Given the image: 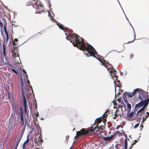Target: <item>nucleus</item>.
Masks as SVG:
<instances>
[{"mask_svg":"<svg viewBox=\"0 0 149 149\" xmlns=\"http://www.w3.org/2000/svg\"><path fill=\"white\" fill-rule=\"evenodd\" d=\"M135 36H135V35H134V40L133 41H131V42H130V41H129V42H128L127 43H130V42H133V41H134V40H135Z\"/></svg>","mask_w":149,"mask_h":149,"instance_id":"26","label":"nucleus"},{"mask_svg":"<svg viewBox=\"0 0 149 149\" xmlns=\"http://www.w3.org/2000/svg\"><path fill=\"white\" fill-rule=\"evenodd\" d=\"M142 118H143V120H142V123L144 121L146 120V119H145V118H144L143 117H142Z\"/></svg>","mask_w":149,"mask_h":149,"instance_id":"32","label":"nucleus"},{"mask_svg":"<svg viewBox=\"0 0 149 149\" xmlns=\"http://www.w3.org/2000/svg\"><path fill=\"white\" fill-rule=\"evenodd\" d=\"M5 32V33L6 34V35H7V34H8V33L7 32V31H6Z\"/></svg>","mask_w":149,"mask_h":149,"instance_id":"42","label":"nucleus"},{"mask_svg":"<svg viewBox=\"0 0 149 149\" xmlns=\"http://www.w3.org/2000/svg\"><path fill=\"white\" fill-rule=\"evenodd\" d=\"M27 84H30V81H29V80H28L27 81Z\"/></svg>","mask_w":149,"mask_h":149,"instance_id":"39","label":"nucleus"},{"mask_svg":"<svg viewBox=\"0 0 149 149\" xmlns=\"http://www.w3.org/2000/svg\"><path fill=\"white\" fill-rule=\"evenodd\" d=\"M19 143H16V144H15V146L17 147L18 146Z\"/></svg>","mask_w":149,"mask_h":149,"instance_id":"33","label":"nucleus"},{"mask_svg":"<svg viewBox=\"0 0 149 149\" xmlns=\"http://www.w3.org/2000/svg\"><path fill=\"white\" fill-rule=\"evenodd\" d=\"M127 110H129L130 111V110L131 109V105L129 103H128L127 104Z\"/></svg>","mask_w":149,"mask_h":149,"instance_id":"15","label":"nucleus"},{"mask_svg":"<svg viewBox=\"0 0 149 149\" xmlns=\"http://www.w3.org/2000/svg\"><path fill=\"white\" fill-rule=\"evenodd\" d=\"M20 110L21 113L20 120H21V123L22 125H23L24 123V120L23 117V112L22 108H20Z\"/></svg>","mask_w":149,"mask_h":149,"instance_id":"7","label":"nucleus"},{"mask_svg":"<svg viewBox=\"0 0 149 149\" xmlns=\"http://www.w3.org/2000/svg\"><path fill=\"white\" fill-rule=\"evenodd\" d=\"M102 121V117L97 118L95 119V122L97 123H100Z\"/></svg>","mask_w":149,"mask_h":149,"instance_id":"12","label":"nucleus"},{"mask_svg":"<svg viewBox=\"0 0 149 149\" xmlns=\"http://www.w3.org/2000/svg\"><path fill=\"white\" fill-rule=\"evenodd\" d=\"M133 93H129L127 94V95L128 96L130 97H133L134 96L132 94Z\"/></svg>","mask_w":149,"mask_h":149,"instance_id":"17","label":"nucleus"},{"mask_svg":"<svg viewBox=\"0 0 149 149\" xmlns=\"http://www.w3.org/2000/svg\"><path fill=\"white\" fill-rule=\"evenodd\" d=\"M140 112H139V111L137 112L136 115L137 116L138 115H141V113H140Z\"/></svg>","mask_w":149,"mask_h":149,"instance_id":"23","label":"nucleus"},{"mask_svg":"<svg viewBox=\"0 0 149 149\" xmlns=\"http://www.w3.org/2000/svg\"><path fill=\"white\" fill-rule=\"evenodd\" d=\"M28 116H27V118H26H26H25V121L27 120V119H28Z\"/></svg>","mask_w":149,"mask_h":149,"instance_id":"47","label":"nucleus"},{"mask_svg":"<svg viewBox=\"0 0 149 149\" xmlns=\"http://www.w3.org/2000/svg\"><path fill=\"white\" fill-rule=\"evenodd\" d=\"M74 142H75V141H74V142H73V143H74Z\"/></svg>","mask_w":149,"mask_h":149,"instance_id":"63","label":"nucleus"},{"mask_svg":"<svg viewBox=\"0 0 149 149\" xmlns=\"http://www.w3.org/2000/svg\"><path fill=\"white\" fill-rule=\"evenodd\" d=\"M9 40V37L8 36L6 37V41H8Z\"/></svg>","mask_w":149,"mask_h":149,"instance_id":"35","label":"nucleus"},{"mask_svg":"<svg viewBox=\"0 0 149 149\" xmlns=\"http://www.w3.org/2000/svg\"><path fill=\"white\" fill-rule=\"evenodd\" d=\"M23 72L26 74L27 78L28 77V76L26 74V71L24 69H23Z\"/></svg>","mask_w":149,"mask_h":149,"instance_id":"25","label":"nucleus"},{"mask_svg":"<svg viewBox=\"0 0 149 149\" xmlns=\"http://www.w3.org/2000/svg\"><path fill=\"white\" fill-rule=\"evenodd\" d=\"M29 141V136H27V139L25 141L23 144V149H26V147L25 146V144L27 143Z\"/></svg>","mask_w":149,"mask_h":149,"instance_id":"10","label":"nucleus"},{"mask_svg":"<svg viewBox=\"0 0 149 149\" xmlns=\"http://www.w3.org/2000/svg\"><path fill=\"white\" fill-rule=\"evenodd\" d=\"M107 69L108 70L109 72L110 73H111L112 72V70L111 69H109L108 68H107Z\"/></svg>","mask_w":149,"mask_h":149,"instance_id":"24","label":"nucleus"},{"mask_svg":"<svg viewBox=\"0 0 149 149\" xmlns=\"http://www.w3.org/2000/svg\"><path fill=\"white\" fill-rule=\"evenodd\" d=\"M115 136V135L114 134L111 135L110 136H104L103 137L102 139L106 141H109L111 139Z\"/></svg>","mask_w":149,"mask_h":149,"instance_id":"8","label":"nucleus"},{"mask_svg":"<svg viewBox=\"0 0 149 149\" xmlns=\"http://www.w3.org/2000/svg\"><path fill=\"white\" fill-rule=\"evenodd\" d=\"M144 100H148V103H149V97L148 98V99H145Z\"/></svg>","mask_w":149,"mask_h":149,"instance_id":"44","label":"nucleus"},{"mask_svg":"<svg viewBox=\"0 0 149 149\" xmlns=\"http://www.w3.org/2000/svg\"><path fill=\"white\" fill-rule=\"evenodd\" d=\"M43 119H43V118H41V120H43Z\"/></svg>","mask_w":149,"mask_h":149,"instance_id":"55","label":"nucleus"},{"mask_svg":"<svg viewBox=\"0 0 149 149\" xmlns=\"http://www.w3.org/2000/svg\"><path fill=\"white\" fill-rule=\"evenodd\" d=\"M3 50H4V49L5 50V47L4 45L3 44Z\"/></svg>","mask_w":149,"mask_h":149,"instance_id":"40","label":"nucleus"},{"mask_svg":"<svg viewBox=\"0 0 149 149\" xmlns=\"http://www.w3.org/2000/svg\"><path fill=\"white\" fill-rule=\"evenodd\" d=\"M148 104V100H143L142 99L141 100L140 102L136 105L135 107L136 108L139 107H141L143 106V107L139 111V112H141L144 111L145 107L147 106Z\"/></svg>","mask_w":149,"mask_h":149,"instance_id":"3","label":"nucleus"},{"mask_svg":"<svg viewBox=\"0 0 149 149\" xmlns=\"http://www.w3.org/2000/svg\"><path fill=\"white\" fill-rule=\"evenodd\" d=\"M126 19H127V20H128V19H127V17H126Z\"/></svg>","mask_w":149,"mask_h":149,"instance_id":"59","label":"nucleus"},{"mask_svg":"<svg viewBox=\"0 0 149 149\" xmlns=\"http://www.w3.org/2000/svg\"><path fill=\"white\" fill-rule=\"evenodd\" d=\"M104 65V66H105L106 67H107V66H106V65Z\"/></svg>","mask_w":149,"mask_h":149,"instance_id":"60","label":"nucleus"},{"mask_svg":"<svg viewBox=\"0 0 149 149\" xmlns=\"http://www.w3.org/2000/svg\"><path fill=\"white\" fill-rule=\"evenodd\" d=\"M142 93V91H141V90L139 88H137L134 89L132 92V93H133L132 94H133L134 96L136 94L138 93V94H139V97L141 100L143 99L141 94V93ZM142 93H143V95H144V94L142 92Z\"/></svg>","mask_w":149,"mask_h":149,"instance_id":"4","label":"nucleus"},{"mask_svg":"<svg viewBox=\"0 0 149 149\" xmlns=\"http://www.w3.org/2000/svg\"><path fill=\"white\" fill-rule=\"evenodd\" d=\"M36 115L37 116H39V114H38V112H37V113H36Z\"/></svg>","mask_w":149,"mask_h":149,"instance_id":"46","label":"nucleus"},{"mask_svg":"<svg viewBox=\"0 0 149 149\" xmlns=\"http://www.w3.org/2000/svg\"><path fill=\"white\" fill-rule=\"evenodd\" d=\"M125 149H126L127 148V146H125Z\"/></svg>","mask_w":149,"mask_h":149,"instance_id":"50","label":"nucleus"},{"mask_svg":"<svg viewBox=\"0 0 149 149\" xmlns=\"http://www.w3.org/2000/svg\"><path fill=\"white\" fill-rule=\"evenodd\" d=\"M8 96H7V98L8 99H9L10 98V95H9V92H8Z\"/></svg>","mask_w":149,"mask_h":149,"instance_id":"27","label":"nucleus"},{"mask_svg":"<svg viewBox=\"0 0 149 149\" xmlns=\"http://www.w3.org/2000/svg\"><path fill=\"white\" fill-rule=\"evenodd\" d=\"M116 134H119V131H117V132H116Z\"/></svg>","mask_w":149,"mask_h":149,"instance_id":"38","label":"nucleus"},{"mask_svg":"<svg viewBox=\"0 0 149 149\" xmlns=\"http://www.w3.org/2000/svg\"><path fill=\"white\" fill-rule=\"evenodd\" d=\"M109 111V110L107 109L106 111H105V112L103 114V116H107V115L106 114V113H107V112Z\"/></svg>","mask_w":149,"mask_h":149,"instance_id":"19","label":"nucleus"},{"mask_svg":"<svg viewBox=\"0 0 149 149\" xmlns=\"http://www.w3.org/2000/svg\"><path fill=\"white\" fill-rule=\"evenodd\" d=\"M110 75H111L112 74H111H111H110Z\"/></svg>","mask_w":149,"mask_h":149,"instance_id":"61","label":"nucleus"},{"mask_svg":"<svg viewBox=\"0 0 149 149\" xmlns=\"http://www.w3.org/2000/svg\"><path fill=\"white\" fill-rule=\"evenodd\" d=\"M133 114V112L132 111L130 113H129L127 114V117L128 118L130 117H131Z\"/></svg>","mask_w":149,"mask_h":149,"instance_id":"16","label":"nucleus"},{"mask_svg":"<svg viewBox=\"0 0 149 149\" xmlns=\"http://www.w3.org/2000/svg\"><path fill=\"white\" fill-rule=\"evenodd\" d=\"M125 146H127V141L125 139Z\"/></svg>","mask_w":149,"mask_h":149,"instance_id":"28","label":"nucleus"},{"mask_svg":"<svg viewBox=\"0 0 149 149\" xmlns=\"http://www.w3.org/2000/svg\"><path fill=\"white\" fill-rule=\"evenodd\" d=\"M42 7V6H41L40 5H39L38 6V8H41Z\"/></svg>","mask_w":149,"mask_h":149,"instance_id":"45","label":"nucleus"},{"mask_svg":"<svg viewBox=\"0 0 149 149\" xmlns=\"http://www.w3.org/2000/svg\"><path fill=\"white\" fill-rule=\"evenodd\" d=\"M11 70L15 73L16 74H17L18 72L17 71L14 69L12 68L11 69Z\"/></svg>","mask_w":149,"mask_h":149,"instance_id":"18","label":"nucleus"},{"mask_svg":"<svg viewBox=\"0 0 149 149\" xmlns=\"http://www.w3.org/2000/svg\"><path fill=\"white\" fill-rule=\"evenodd\" d=\"M15 41L17 42L18 41V39L17 38H15Z\"/></svg>","mask_w":149,"mask_h":149,"instance_id":"41","label":"nucleus"},{"mask_svg":"<svg viewBox=\"0 0 149 149\" xmlns=\"http://www.w3.org/2000/svg\"><path fill=\"white\" fill-rule=\"evenodd\" d=\"M123 50H122L121 51H120V52H121Z\"/></svg>","mask_w":149,"mask_h":149,"instance_id":"56","label":"nucleus"},{"mask_svg":"<svg viewBox=\"0 0 149 149\" xmlns=\"http://www.w3.org/2000/svg\"><path fill=\"white\" fill-rule=\"evenodd\" d=\"M117 105V104L114 103V105Z\"/></svg>","mask_w":149,"mask_h":149,"instance_id":"52","label":"nucleus"},{"mask_svg":"<svg viewBox=\"0 0 149 149\" xmlns=\"http://www.w3.org/2000/svg\"><path fill=\"white\" fill-rule=\"evenodd\" d=\"M124 101L127 104L128 103H129L127 100H125Z\"/></svg>","mask_w":149,"mask_h":149,"instance_id":"34","label":"nucleus"},{"mask_svg":"<svg viewBox=\"0 0 149 149\" xmlns=\"http://www.w3.org/2000/svg\"><path fill=\"white\" fill-rule=\"evenodd\" d=\"M22 134H21L19 136L18 138L16 140V143H19V142L20 140H21L22 137Z\"/></svg>","mask_w":149,"mask_h":149,"instance_id":"14","label":"nucleus"},{"mask_svg":"<svg viewBox=\"0 0 149 149\" xmlns=\"http://www.w3.org/2000/svg\"><path fill=\"white\" fill-rule=\"evenodd\" d=\"M6 37L8 36V34L6 35Z\"/></svg>","mask_w":149,"mask_h":149,"instance_id":"53","label":"nucleus"},{"mask_svg":"<svg viewBox=\"0 0 149 149\" xmlns=\"http://www.w3.org/2000/svg\"><path fill=\"white\" fill-rule=\"evenodd\" d=\"M146 113L147 114V115H146V116L145 118V119H146L149 116V113L148 112H147Z\"/></svg>","mask_w":149,"mask_h":149,"instance_id":"20","label":"nucleus"},{"mask_svg":"<svg viewBox=\"0 0 149 149\" xmlns=\"http://www.w3.org/2000/svg\"><path fill=\"white\" fill-rule=\"evenodd\" d=\"M132 148V147L131 146H130L129 149H131V148Z\"/></svg>","mask_w":149,"mask_h":149,"instance_id":"54","label":"nucleus"},{"mask_svg":"<svg viewBox=\"0 0 149 149\" xmlns=\"http://www.w3.org/2000/svg\"><path fill=\"white\" fill-rule=\"evenodd\" d=\"M1 60L2 65H4L8 63L7 60L5 56H2L1 57Z\"/></svg>","mask_w":149,"mask_h":149,"instance_id":"6","label":"nucleus"},{"mask_svg":"<svg viewBox=\"0 0 149 149\" xmlns=\"http://www.w3.org/2000/svg\"><path fill=\"white\" fill-rule=\"evenodd\" d=\"M10 52H12V53H13V52H15L16 50H17L16 47L14 46L13 47H11V49H10Z\"/></svg>","mask_w":149,"mask_h":149,"instance_id":"13","label":"nucleus"},{"mask_svg":"<svg viewBox=\"0 0 149 149\" xmlns=\"http://www.w3.org/2000/svg\"><path fill=\"white\" fill-rule=\"evenodd\" d=\"M17 51L16 50L15 52L12 53V56L14 58H16L17 59H19V55L17 54Z\"/></svg>","mask_w":149,"mask_h":149,"instance_id":"9","label":"nucleus"},{"mask_svg":"<svg viewBox=\"0 0 149 149\" xmlns=\"http://www.w3.org/2000/svg\"><path fill=\"white\" fill-rule=\"evenodd\" d=\"M0 26L1 28L3 26V23L2 22L0 23Z\"/></svg>","mask_w":149,"mask_h":149,"instance_id":"31","label":"nucleus"},{"mask_svg":"<svg viewBox=\"0 0 149 149\" xmlns=\"http://www.w3.org/2000/svg\"><path fill=\"white\" fill-rule=\"evenodd\" d=\"M17 147L15 146V147L14 148V149H17Z\"/></svg>","mask_w":149,"mask_h":149,"instance_id":"48","label":"nucleus"},{"mask_svg":"<svg viewBox=\"0 0 149 149\" xmlns=\"http://www.w3.org/2000/svg\"><path fill=\"white\" fill-rule=\"evenodd\" d=\"M65 34L66 35V33H65Z\"/></svg>","mask_w":149,"mask_h":149,"instance_id":"64","label":"nucleus"},{"mask_svg":"<svg viewBox=\"0 0 149 149\" xmlns=\"http://www.w3.org/2000/svg\"><path fill=\"white\" fill-rule=\"evenodd\" d=\"M5 32V33L6 34V35H7V34H8V33L7 32V31H6Z\"/></svg>","mask_w":149,"mask_h":149,"instance_id":"43","label":"nucleus"},{"mask_svg":"<svg viewBox=\"0 0 149 149\" xmlns=\"http://www.w3.org/2000/svg\"><path fill=\"white\" fill-rule=\"evenodd\" d=\"M4 32H5L6 31V26L5 25L4 27Z\"/></svg>","mask_w":149,"mask_h":149,"instance_id":"30","label":"nucleus"},{"mask_svg":"<svg viewBox=\"0 0 149 149\" xmlns=\"http://www.w3.org/2000/svg\"><path fill=\"white\" fill-rule=\"evenodd\" d=\"M57 25L58 26L59 29L63 30V31H64V27L61 24L58 22H57Z\"/></svg>","mask_w":149,"mask_h":149,"instance_id":"11","label":"nucleus"},{"mask_svg":"<svg viewBox=\"0 0 149 149\" xmlns=\"http://www.w3.org/2000/svg\"><path fill=\"white\" fill-rule=\"evenodd\" d=\"M114 117H113V118L115 119L116 118V116H117V114L116 112H115L114 114Z\"/></svg>","mask_w":149,"mask_h":149,"instance_id":"21","label":"nucleus"},{"mask_svg":"<svg viewBox=\"0 0 149 149\" xmlns=\"http://www.w3.org/2000/svg\"><path fill=\"white\" fill-rule=\"evenodd\" d=\"M139 123L136 124L134 126V128H136L138 127L139 126Z\"/></svg>","mask_w":149,"mask_h":149,"instance_id":"22","label":"nucleus"},{"mask_svg":"<svg viewBox=\"0 0 149 149\" xmlns=\"http://www.w3.org/2000/svg\"><path fill=\"white\" fill-rule=\"evenodd\" d=\"M22 86L23 85V84L22 82Z\"/></svg>","mask_w":149,"mask_h":149,"instance_id":"57","label":"nucleus"},{"mask_svg":"<svg viewBox=\"0 0 149 149\" xmlns=\"http://www.w3.org/2000/svg\"><path fill=\"white\" fill-rule=\"evenodd\" d=\"M115 78L117 79V78H118V76H115Z\"/></svg>","mask_w":149,"mask_h":149,"instance_id":"49","label":"nucleus"},{"mask_svg":"<svg viewBox=\"0 0 149 149\" xmlns=\"http://www.w3.org/2000/svg\"><path fill=\"white\" fill-rule=\"evenodd\" d=\"M66 39L70 40V42L72 43L74 46L77 47L83 51L86 50V52H88L89 54V55L87 53H86L84 52V54L87 57L90 56L94 57L100 62L103 65L107 63V62L105 60H104L103 62L100 59L97 58L95 55L97 54L95 48L89 44H88L87 46H85L82 38L77 34H69L68 36H66Z\"/></svg>","mask_w":149,"mask_h":149,"instance_id":"1","label":"nucleus"},{"mask_svg":"<svg viewBox=\"0 0 149 149\" xmlns=\"http://www.w3.org/2000/svg\"><path fill=\"white\" fill-rule=\"evenodd\" d=\"M50 14L49 12V15H50Z\"/></svg>","mask_w":149,"mask_h":149,"instance_id":"58","label":"nucleus"},{"mask_svg":"<svg viewBox=\"0 0 149 149\" xmlns=\"http://www.w3.org/2000/svg\"><path fill=\"white\" fill-rule=\"evenodd\" d=\"M21 94H22V97L23 98V102L24 105V109L25 110V113H26V101L25 98V96L24 94L23 90L21 88Z\"/></svg>","mask_w":149,"mask_h":149,"instance_id":"5","label":"nucleus"},{"mask_svg":"<svg viewBox=\"0 0 149 149\" xmlns=\"http://www.w3.org/2000/svg\"><path fill=\"white\" fill-rule=\"evenodd\" d=\"M135 142H134L133 143H132L131 145V146L132 147V146L133 145H134V144H135Z\"/></svg>","mask_w":149,"mask_h":149,"instance_id":"36","label":"nucleus"},{"mask_svg":"<svg viewBox=\"0 0 149 149\" xmlns=\"http://www.w3.org/2000/svg\"><path fill=\"white\" fill-rule=\"evenodd\" d=\"M140 136H139V138L140 137Z\"/></svg>","mask_w":149,"mask_h":149,"instance_id":"62","label":"nucleus"},{"mask_svg":"<svg viewBox=\"0 0 149 149\" xmlns=\"http://www.w3.org/2000/svg\"><path fill=\"white\" fill-rule=\"evenodd\" d=\"M139 138H138V140L137 141V140H134V142H135V143H136V142H137V141H138V140H139Z\"/></svg>","mask_w":149,"mask_h":149,"instance_id":"37","label":"nucleus"},{"mask_svg":"<svg viewBox=\"0 0 149 149\" xmlns=\"http://www.w3.org/2000/svg\"><path fill=\"white\" fill-rule=\"evenodd\" d=\"M99 128L96 126L95 127H93V129L89 131H86L84 129H82L81 130V131H79L77 132L76 136H75V138H76L77 136L78 135H86L89 133H90V132H92L95 130L96 132H97L99 130Z\"/></svg>","mask_w":149,"mask_h":149,"instance_id":"2","label":"nucleus"},{"mask_svg":"<svg viewBox=\"0 0 149 149\" xmlns=\"http://www.w3.org/2000/svg\"><path fill=\"white\" fill-rule=\"evenodd\" d=\"M3 55L4 56H5L6 55V52H5V50L4 49V50H3Z\"/></svg>","mask_w":149,"mask_h":149,"instance_id":"29","label":"nucleus"},{"mask_svg":"<svg viewBox=\"0 0 149 149\" xmlns=\"http://www.w3.org/2000/svg\"><path fill=\"white\" fill-rule=\"evenodd\" d=\"M35 107H36V109H37V105H35Z\"/></svg>","mask_w":149,"mask_h":149,"instance_id":"51","label":"nucleus"}]
</instances>
